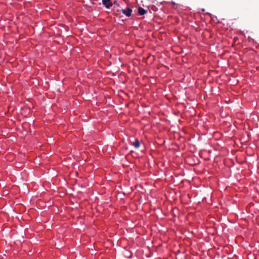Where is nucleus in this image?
<instances>
[{"label": "nucleus", "instance_id": "1", "mask_svg": "<svg viewBox=\"0 0 259 259\" xmlns=\"http://www.w3.org/2000/svg\"><path fill=\"white\" fill-rule=\"evenodd\" d=\"M122 13L125 14L126 16L130 17L131 15L132 10L131 8H127L126 9L122 10Z\"/></svg>", "mask_w": 259, "mask_h": 259}, {"label": "nucleus", "instance_id": "2", "mask_svg": "<svg viewBox=\"0 0 259 259\" xmlns=\"http://www.w3.org/2000/svg\"><path fill=\"white\" fill-rule=\"evenodd\" d=\"M102 3L106 8H109L112 6L110 0H102Z\"/></svg>", "mask_w": 259, "mask_h": 259}, {"label": "nucleus", "instance_id": "3", "mask_svg": "<svg viewBox=\"0 0 259 259\" xmlns=\"http://www.w3.org/2000/svg\"><path fill=\"white\" fill-rule=\"evenodd\" d=\"M147 11L142 7H140L138 9V13L140 15H143L146 13Z\"/></svg>", "mask_w": 259, "mask_h": 259}, {"label": "nucleus", "instance_id": "4", "mask_svg": "<svg viewBox=\"0 0 259 259\" xmlns=\"http://www.w3.org/2000/svg\"><path fill=\"white\" fill-rule=\"evenodd\" d=\"M133 145L136 148H138L140 146V143L138 140H136L133 143Z\"/></svg>", "mask_w": 259, "mask_h": 259}, {"label": "nucleus", "instance_id": "5", "mask_svg": "<svg viewBox=\"0 0 259 259\" xmlns=\"http://www.w3.org/2000/svg\"><path fill=\"white\" fill-rule=\"evenodd\" d=\"M0 259H4L3 257L0 256Z\"/></svg>", "mask_w": 259, "mask_h": 259}, {"label": "nucleus", "instance_id": "6", "mask_svg": "<svg viewBox=\"0 0 259 259\" xmlns=\"http://www.w3.org/2000/svg\"><path fill=\"white\" fill-rule=\"evenodd\" d=\"M184 180H182V181H181V183H184Z\"/></svg>", "mask_w": 259, "mask_h": 259}]
</instances>
